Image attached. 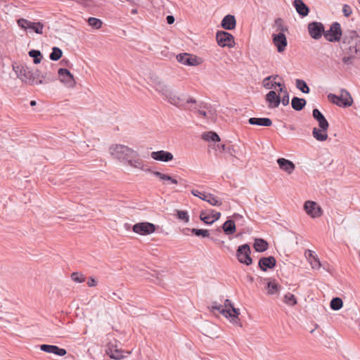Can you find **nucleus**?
Here are the masks:
<instances>
[{
	"mask_svg": "<svg viewBox=\"0 0 360 360\" xmlns=\"http://www.w3.org/2000/svg\"><path fill=\"white\" fill-rule=\"evenodd\" d=\"M330 308L333 310H339L342 307L343 302L340 297H334L330 301Z\"/></svg>",
	"mask_w": 360,
	"mask_h": 360,
	"instance_id": "nucleus-39",
	"label": "nucleus"
},
{
	"mask_svg": "<svg viewBox=\"0 0 360 360\" xmlns=\"http://www.w3.org/2000/svg\"><path fill=\"white\" fill-rule=\"evenodd\" d=\"M254 248L257 252H264L268 248V243L263 239L257 238L254 243Z\"/></svg>",
	"mask_w": 360,
	"mask_h": 360,
	"instance_id": "nucleus-35",
	"label": "nucleus"
},
{
	"mask_svg": "<svg viewBox=\"0 0 360 360\" xmlns=\"http://www.w3.org/2000/svg\"><path fill=\"white\" fill-rule=\"evenodd\" d=\"M248 122L252 125L269 127L272 124L271 119L267 117H251L248 120Z\"/></svg>",
	"mask_w": 360,
	"mask_h": 360,
	"instance_id": "nucleus-27",
	"label": "nucleus"
},
{
	"mask_svg": "<svg viewBox=\"0 0 360 360\" xmlns=\"http://www.w3.org/2000/svg\"><path fill=\"white\" fill-rule=\"evenodd\" d=\"M153 174L155 176L158 177L165 185L168 184H178V181L175 178L172 177V176H170L169 174L162 173V172H160L158 171L153 172Z\"/></svg>",
	"mask_w": 360,
	"mask_h": 360,
	"instance_id": "nucleus-26",
	"label": "nucleus"
},
{
	"mask_svg": "<svg viewBox=\"0 0 360 360\" xmlns=\"http://www.w3.org/2000/svg\"><path fill=\"white\" fill-rule=\"evenodd\" d=\"M131 13L133 14V15L137 14L138 13V10L136 8H133L131 11Z\"/></svg>",
	"mask_w": 360,
	"mask_h": 360,
	"instance_id": "nucleus-58",
	"label": "nucleus"
},
{
	"mask_svg": "<svg viewBox=\"0 0 360 360\" xmlns=\"http://www.w3.org/2000/svg\"><path fill=\"white\" fill-rule=\"evenodd\" d=\"M276 260L274 257H263L259 259V266L262 270H266V269H271L274 267Z\"/></svg>",
	"mask_w": 360,
	"mask_h": 360,
	"instance_id": "nucleus-28",
	"label": "nucleus"
},
{
	"mask_svg": "<svg viewBox=\"0 0 360 360\" xmlns=\"http://www.w3.org/2000/svg\"><path fill=\"white\" fill-rule=\"evenodd\" d=\"M17 77L23 82L30 85L48 84L55 80V77L51 71L41 72L38 69L31 70L23 65L13 66Z\"/></svg>",
	"mask_w": 360,
	"mask_h": 360,
	"instance_id": "nucleus-2",
	"label": "nucleus"
},
{
	"mask_svg": "<svg viewBox=\"0 0 360 360\" xmlns=\"http://www.w3.org/2000/svg\"><path fill=\"white\" fill-rule=\"evenodd\" d=\"M294 6L297 12L302 16H306L308 15L309 8L302 0H295Z\"/></svg>",
	"mask_w": 360,
	"mask_h": 360,
	"instance_id": "nucleus-31",
	"label": "nucleus"
},
{
	"mask_svg": "<svg viewBox=\"0 0 360 360\" xmlns=\"http://www.w3.org/2000/svg\"><path fill=\"white\" fill-rule=\"evenodd\" d=\"M152 86L165 101L170 104L177 107L184 105L186 101L185 96L178 95V93L169 86L164 81L155 79L153 81Z\"/></svg>",
	"mask_w": 360,
	"mask_h": 360,
	"instance_id": "nucleus-3",
	"label": "nucleus"
},
{
	"mask_svg": "<svg viewBox=\"0 0 360 360\" xmlns=\"http://www.w3.org/2000/svg\"><path fill=\"white\" fill-rule=\"evenodd\" d=\"M342 35V30L340 27V25L338 22H333L330 29L325 31L324 30V37L325 39L330 42H336L339 41Z\"/></svg>",
	"mask_w": 360,
	"mask_h": 360,
	"instance_id": "nucleus-11",
	"label": "nucleus"
},
{
	"mask_svg": "<svg viewBox=\"0 0 360 360\" xmlns=\"http://www.w3.org/2000/svg\"><path fill=\"white\" fill-rule=\"evenodd\" d=\"M179 63L187 66H198L203 63L202 58L188 53H182L176 56Z\"/></svg>",
	"mask_w": 360,
	"mask_h": 360,
	"instance_id": "nucleus-8",
	"label": "nucleus"
},
{
	"mask_svg": "<svg viewBox=\"0 0 360 360\" xmlns=\"http://www.w3.org/2000/svg\"><path fill=\"white\" fill-rule=\"evenodd\" d=\"M223 230L227 235L233 234L236 231V225L233 221L227 220L223 224Z\"/></svg>",
	"mask_w": 360,
	"mask_h": 360,
	"instance_id": "nucleus-36",
	"label": "nucleus"
},
{
	"mask_svg": "<svg viewBox=\"0 0 360 360\" xmlns=\"http://www.w3.org/2000/svg\"><path fill=\"white\" fill-rule=\"evenodd\" d=\"M71 278L76 283H80L85 281V276L80 271H73Z\"/></svg>",
	"mask_w": 360,
	"mask_h": 360,
	"instance_id": "nucleus-45",
	"label": "nucleus"
},
{
	"mask_svg": "<svg viewBox=\"0 0 360 360\" xmlns=\"http://www.w3.org/2000/svg\"><path fill=\"white\" fill-rule=\"evenodd\" d=\"M30 105H36V101H32L30 102Z\"/></svg>",
	"mask_w": 360,
	"mask_h": 360,
	"instance_id": "nucleus-60",
	"label": "nucleus"
},
{
	"mask_svg": "<svg viewBox=\"0 0 360 360\" xmlns=\"http://www.w3.org/2000/svg\"><path fill=\"white\" fill-rule=\"evenodd\" d=\"M278 91L281 94H283L282 98L281 97V102L283 103V105H287L289 103V94L288 93L287 89L283 86V87H281L278 90Z\"/></svg>",
	"mask_w": 360,
	"mask_h": 360,
	"instance_id": "nucleus-41",
	"label": "nucleus"
},
{
	"mask_svg": "<svg viewBox=\"0 0 360 360\" xmlns=\"http://www.w3.org/2000/svg\"><path fill=\"white\" fill-rule=\"evenodd\" d=\"M150 157L155 160L164 162H169L174 158L172 153L165 150L153 151L150 153Z\"/></svg>",
	"mask_w": 360,
	"mask_h": 360,
	"instance_id": "nucleus-20",
	"label": "nucleus"
},
{
	"mask_svg": "<svg viewBox=\"0 0 360 360\" xmlns=\"http://www.w3.org/2000/svg\"><path fill=\"white\" fill-rule=\"evenodd\" d=\"M191 193L195 196V197H198L200 199L202 200H203V198L204 196H206V194L207 193H201L198 190H196V189H193L191 191Z\"/></svg>",
	"mask_w": 360,
	"mask_h": 360,
	"instance_id": "nucleus-50",
	"label": "nucleus"
},
{
	"mask_svg": "<svg viewBox=\"0 0 360 360\" xmlns=\"http://www.w3.org/2000/svg\"><path fill=\"white\" fill-rule=\"evenodd\" d=\"M221 25L224 30H234L236 26V20L235 16L231 14L225 15L221 20Z\"/></svg>",
	"mask_w": 360,
	"mask_h": 360,
	"instance_id": "nucleus-23",
	"label": "nucleus"
},
{
	"mask_svg": "<svg viewBox=\"0 0 360 360\" xmlns=\"http://www.w3.org/2000/svg\"><path fill=\"white\" fill-rule=\"evenodd\" d=\"M276 77H277V75H276L275 77L274 76H269V77H267L266 78H264L262 81V85L266 89H276V86H278L279 89L281 87H283V85H282L281 83L279 82H274V81H271V79L272 78L274 79H276Z\"/></svg>",
	"mask_w": 360,
	"mask_h": 360,
	"instance_id": "nucleus-30",
	"label": "nucleus"
},
{
	"mask_svg": "<svg viewBox=\"0 0 360 360\" xmlns=\"http://www.w3.org/2000/svg\"><path fill=\"white\" fill-rule=\"evenodd\" d=\"M63 55V52L58 47H53L52 49V52L51 53L49 58L51 60L56 61L59 60Z\"/></svg>",
	"mask_w": 360,
	"mask_h": 360,
	"instance_id": "nucleus-40",
	"label": "nucleus"
},
{
	"mask_svg": "<svg viewBox=\"0 0 360 360\" xmlns=\"http://www.w3.org/2000/svg\"><path fill=\"white\" fill-rule=\"evenodd\" d=\"M17 24L23 30L34 32L38 34L44 33V25L40 22H32L25 18H20L17 20Z\"/></svg>",
	"mask_w": 360,
	"mask_h": 360,
	"instance_id": "nucleus-6",
	"label": "nucleus"
},
{
	"mask_svg": "<svg viewBox=\"0 0 360 360\" xmlns=\"http://www.w3.org/2000/svg\"><path fill=\"white\" fill-rule=\"evenodd\" d=\"M328 128L329 127H323V128L314 127L312 131L313 137L319 141L327 140Z\"/></svg>",
	"mask_w": 360,
	"mask_h": 360,
	"instance_id": "nucleus-24",
	"label": "nucleus"
},
{
	"mask_svg": "<svg viewBox=\"0 0 360 360\" xmlns=\"http://www.w3.org/2000/svg\"><path fill=\"white\" fill-rule=\"evenodd\" d=\"M308 260L311 264V268L314 269H319L321 267L326 269V266L321 264L319 259L316 257L315 253L312 251H309Z\"/></svg>",
	"mask_w": 360,
	"mask_h": 360,
	"instance_id": "nucleus-32",
	"label": "nucleus"
},
{
	"mask_svg": "<svg viewBox=\"0 0 360 360\" xmlns=\"http://www.w3.org/2000/svg\"><path fill=\"white\" fill-rule=\"evenodd\" d=\"M328 98L332 103L339 106H351L353 102L352 96L349 92L345 89L341 91L340 96H336L333 94H330L328 96Z\"/></svg>",
	"mask_w": 360,
	"mask_h": 360,
	"instance_id": "nucleus-7",
	"label": "nucleus"
},
{
	"mask_svg": "<svg viewBox=\"0 0 360 360\" xmlns=\"http://www.w3.org/2000/svg\"><path fill=\"white\" fill-rule=\"evenodd\" d=\"M29 56L34 58V63L39 64L41 60V53L37 50H31L28 53Z\"/></svg>",
	"mask_w": 360,
	"mask_h": 360,
	"instance_id": "nucleus-42",
	"label": "nucleus"
},
{
	"mask_svg": "<svg viewBox=\"0 0 360 360\" xmlns=\"http://www.w3.org/2000/svg\"><path fill=\"white\" fill-rule=\"evenodd\" d=\"M261 283L264 285V290L268 296H278L282 286L279 282L272 278H263L260 280Z\"/></svg>",
	"mask_w": 360,
	"mask_h": 360,
	"instance_id": "nucleus-5",
	"label": "nucleus"
},
{
	"mask_svg": "<svg viewBox=\"0 0 360 360\" xmlns=\"http://www.w3.org/2000/svg\"><path fill=\"white\" fill-rule=\"evenodd\" d=\"M324 30L323 25L319 22H312L308 25L309 34L316 40L319 39L324 34Z\"/></svg>",
	"mask_w": 360,
	"mask_h": 360,
	"instance_id": "nucleus-16",
	"label": "nucleus"
},
{
	"mask_svg": "<svg viewBox=\"0 0 360 360\" xmlns=\"http://www.w3.org/2000/svg\"><path fill=\"white\" fill-rule=\"evenodd\" d=\"M341 49L350 57L360 56V34L349 31L343 37Z\"/></svg>",
	"mask_w": 360,
	"mask_h": 360,
	"instance_id": "nucleus-4",
	"label": "nucleus"
},
{
	"mask_svg": "<svg viewBox=\"0 0 360 360\" xmlns=\"http://www.w3.org/2000/svg\"><path fill=\"white\" fill-rule=\"evenodd\" d=\"M281 22H282V20L281 19H277L276 21H275V23L276 25H281Z\"/></svg>",
	"mask_w": 360,
	"mask_h": 360,
	"instance_id": "nucleus-59",
	"label": "nucleus"
},
{
	"mask_svg": "<svg viewBox=\"0 0 360 360\" xmlns=\"http://www.w3.org/2000/svg\"><path fill=\"white\" fill-rule=\"evenodd\" d=\"M212 309L219 311L226 318H229L233 323H237L239 320L238 315L240 313L238 309L233 308L231 312L230 309H224L223 305L217 303H214L212 305Z\"/></svg>",
	"mask_w": 360,
	"mask_h": 360,
	"instance_id": "nucleus-10",
	"label": "nucleus"
},
{
	"mask_svg": "<svg viewBox=\"0 0 360 360\" xmlns=\"http://www.w3.org/2000/svg\"><path fill=\"white\" fill-rule=\"evenodd\" d=\"M216 40L217 44L221 47L232 48L235 45L233 36L225 31H218L216 34Z\"/></svg>",
	"mask_w": 360,
	"mask_h": 360,
	"instance_id": "nucleus-14",
	"label": "nucleus"
},
{
	"mask_svg": "<svg viewBox=\"0 0 360 360\" xmlns=\"http://www.w3.org/2000/svg\"><path fill=\"white\" fill-rule=\"evenodd\" d=\"M279 169L288 174H291L295 169V165L290 160L284 158H280L276 160Z\"/></svg>",
	"mask_w": 360,
	"mask_h": 360,
	"instance_id": "nucleus-19",
	"label": "nucleus"
},
{
	"mask_svg": "<svg viewBox=\"0 0 360 360\" xmlns=\"http://www.w3.org/2000/svg\"><path fill=\"white\" fill-rule=\"evenodd\" d=\"M266 101L268 103L269 108H277L281 103V96L278 95L276 91H270L266 95Z\"/></svg>",
	"mask_w": 360,
	"mask_h": 360,
	"instance_id": "nucleus-22",
	"label": "nucleus"
},
{
	"mask_svg": "<svg viewBox=\"0 0 360 360\" xmlns=\"http://www.w3.org/2000/svg\"><path fill=\"white\" fill-rule=\"evenodd\" d=\"M133 231L141 236H148L156 231L155 224L150 222H139L135 224L132 227Z\"/></svg>",
	"mask_w": 360,
	"mask_h": 360,
	"instance_id": "nucleus-12",
	"label": "nucleus"
},
{
	"mask_svg": "<svg viewBox=\"0 0 360 360\" xmlns=\"http://www.w3.org/2000/svg\"><path fill=\"white\" fill-rule=\"evenodd\" d=\"M55 345H41L40 349L43 352L51 354Z\"/></svg>",
	"mask_w": 360,
	"mask_h": 360,
	"instance_id": "nucleus-49",
	"label": "nucleus"
},
{
	"mask_svg": "<svg viewBox=\"0 0 360 360\" xmlns=\"http://www.w3.org/2000/svg\"><path fill=\"white\" fill-rule=\"evenodd\" d=\"M178 95H183L184 96H185L186 101H185L184 105L186 103H196V101L193 98H192L188 95H186L184 94H179V93H178Z\"/></svg>",
	"mask_w": 360,
	"mask_h": 360,
	"instance_id": "nucleus-52",
	"label": "nucleus"
},
{
	"mask_svg": "<svg viewBox=\"0 0 360 360\" xmlns=\"http://www.w3.org/2000/svg\"><path fill=\"white\" fill-rule=\"evenodd\" d=\"M88 23L91 27L96 29L101 28L103 24L102 21L100 19L93 17H91L88 19Z\"/></svg>",
	"mask_w": 360,
	"mask_h": 360,
	"instance_id": "nucleus-44",
	"label": "nucleus"
},
{
	"mask_svg": "<svg viewBox=\"0 0 360 360\" xmlns=\"http://www.w3.org/2000/svg\"><path fill=\"white\" fill-rule=\"evenodd\" d=\"M303 209L311 218H319L323 214L321 207L314 201L307 200L304 203Z\"/></svg>",
	"mask_w": 360,
	"mask_h": 360,
	"instance_id": "nucleus-13",
	"label": "nucleus"
},
{
	"mask_svg": "<svg viewBox=\"0 0 360 360\" xmlns=\"http://www.w3.org/2000/svg\"><path fill=\"white\" fill-rule=\"evenodd\" d=\"M284 302L289 306H294L297 304V299L294 295L291 293H287L284 296Z\"/></svg>",
	"mask_w": 360,
	"mask_h": 360,
	"instance_id": "nucleus-43",
	"label": "nucleus"
},
{
	"mask_svg": "<svg viewBox=\"0 0 360 360\" xmlns=\"http://www.w3.org/2000/svg\"><path fill=\"white\" fill-rule=\"evenodd\" d=\"M203 140L207 141H219L220 138L218 134L213 131H209L202 135Z\"/></svg>",
	"mask_w": 360,
	"mask_h": 360,
	"instance_id": "nucleus-37",
	"label": "nucleus"
},
{
	"mask_svg": "<svg viewBox=\"0 0 360 360\" xmlns=\"http://www.w3.org/2000/svg\"><path fill=\"white\" fill-rule=\"evenodd\" d=\"M312 115L313 117L318 122L319 127L323 128V127H329L328 121L318 109L313 110Z\"/></svg>",
	"mask_w": 360,
	"mask_h": 360,
	"instance_id": "nucleus-29",
	"label": "nucleus"
},
{
	"mask_svg": "<svg viewBox=\"0 0 360 360\" xmlns=\"http://www.w3.org/2000/svg\"><path fill=\"white\" fill-rule=\"evenodd\" d=\"M176 216L178 219L184 221L185 223L188 222L189 216L187 212L184 210H176Z\"/></svg>",
	"mask_w": 360,
	"mask_h": 360,
	"instance_id": "nucleus-46",
	"label": "nucleus"
},
{
	"mask_svg": "<svg viewBox=\"0 0 360 360\" xmlns=\"http://www.w3.org/2000/svg\"><path fill=\"white\" fill-rule=\"evenodd\" d=\"M221 217V213L214 210H211L207 214L205 212H202L200 215V219L207 224H212L215 221L218 220Z\"/></svg>",
	"mask_w": 360,
	"mask_h": 360,
	"instance_id": "nucleus-21",
	"label": "nucleus"
},
{
	"mask_svg": "<svg viewBox=\"0 0 360 360\" xmlns=\"http://www.w3.org/2000/svg\"><path fill=\"white\" fill-rule=\"evenodd\" d=\"M351 58L345 56L342 58V62L345 64H349L350 63Z\"/></svg>",
	"mask_w": 360,
	"mask_h": 360,
	"instance_id": "nucleus-57",
	"label": "nucleus"
},
{
	"mask_svg": "<svg viewBox=\"0 0 360 360\" xmlns=\"http://www.w3.org/2000/svg\"><path fill=\"white\" fill-rule=\"evenodd\" d=\"M248 278L250 279V281H252V278L250 276H248Z\"/></svg>",
	"mask_w": 360,
	"mask_h": 360,
	"instance_id": "nucleus-62",
	"label": "nucleus"
},
{
	"mask_svg": "<svg viewBox=\"0 0 360 360\" xmlns=\"http://www.w3.org/2000/svg\"><path fill=\"white\" fill-rule=\"evenodd\" d=\"M112 159L122 163L124 166L134 171L148 172L144 160L139 153L133 148L123 144L114 143L108 148Z\"/></svg>",
	"mask_w": 360,
	"mask_h": 360,
	"instance_id": "nucleus-1",
	"label": "nucleus"
},
{
	"mask_svg": "<svg viewBox=\"0 0 360 360\" xmlns=\"http://www.w3.org/2000/svg\"><path fill=\"white\" fill-rule=\"evenodd\" d=\"M296 87L300 90L302 93L308 94L309 93V88L307 86V83L302 80L297 79H296Z\"/></svg>",
	"mask_w": 360,
	"mask_h": 360,
	"instance_id": "nucleus-38",
	"label": "nucleus"
},
{
	"mask_svg": "<svg viewBox=\"0 0 360 360\" xmlns=\"http://www.w3.org/2000/svg\"><path fill=\"white\" fill-rule=\"evenodd\" d=\"M342 12L346 17H348L352 14V11L349 6L345 4L342 7Z\"/></svg>",
	"mask_w": 360,
	"mask_h": 360,
	"instance_id": "nucleus-51",
	"label": "nucleus"
},
{
	"mask_svg": "<svg viewBox=\"0 0 360 360\" xmlns=\"http://www.w3.org/2000/svg\"><path fill=\"white\" fill-rule=\"evenodd\" d=\"M203 200L212 206L219 207L222 205V201L219 197L209 193L206 194V196H204Z\"/></svg>",
	"mask_w": 360,
	"mask_h": 360,
	"instance_id": "nucleus-33",
	"label": "nucleus"
},
{
	"mask_svg": "<svg viewBox=\"0 0 360 360\" xmlns=\"http://www.w3.org/2000/svg\"><path fill=\"white\" fill-rule=\"evenodd\" d=\"M58 80L67 88L73 89L76 86V81L73 75L65 68H59L58 70Z\"/></svg>",
	"mask_w": 360,
	"mask_h": 360,
	"instance_id": "nucleus-9",
	"label": "nucleus"
},
{
	"mask_svg": "<svg viewBox=\"0 0 360 360\" xmlns=\"http://www.w3.org/2000/svg\"><path fill=\"white\" fill-rule=\"evenodd\" d=\"M154 273H155L154 275H150L153 278H150L148 276L146 277V278L151 280L152 281H153L155 283H159L160 281L159 279L158 274H157V271H154Z\"/></svg>",
	"mask_w": 360,
	"mask_h": 360,
	"instance_id": "nucleus-53",
	"label": "nucleus"
},
{
	"mask_svg": "<svg viewBox=\"0 0 360 360\" xmlns=\"http://www.w3.org/2000/svg\"><path fill=\"white\" fill-rule=\"evenodd\" d=\"M166 19L169 25L173 24L175 20L174 16L172 15H167Z\"/></svg>",
	"mask_w": 360,
	"mask_h": 360,
	"instance_id": "nucleus-56",
	"label": "nucleus"
},
{
	"mask_svg": "<svg viewBox=\"0 0 360 360\" xmlns=\"http://www.w3.org/2000/svg\"><path fill=\"white\" fill-rule=\"evenodd\" d=\"M192 233L197 236H202L203 238L208 237L210 235L209 231L206 229H193Z\"/></svg>",
	"mask_w": 360,
	"mask_h": 360,
	"instance_id": "nucleus-47",
	"label": "nucleus"
},
{
	"mask_svg": "<svg viewBox=\"0 0 360 360\" xmlns=\"http://www.w3.org/2000/svg\"><path fill=\"white\" fill-rule=\"evenodd\" d=\"M124 351L118 347L116 342H109L107 345L106 354L111 358L115 360H120L124 358Z\"/></svg>",
	"mask_w": 360,
	"mask_h": 360,
	"instance_id": "nucleus-17",
	"label": "nucleus"
},
{
	"mask_svg": "<svg viewBox=\"0 0 360 360\" xmlns=\"http://www.w3.org/2000/svg\"><path fill=\"white\" fill-rule=\"evenodd\" d=\"M221 148H222L223 150H225V145H222Z\"/></svg>",
	"mask_w": 360,
	"mask_h": 360,
	"instance_id": "nucleus-61",
	"label": "nucleus"
},
{
	"mask_svg": "<svg viewBox=\"0 0 360 360\" xmlns=\"http://www.w3.org/2000/svg\"><path fill=\"white\" fill-rule=\"evenodd\" d=\"M224 309H230L231 311L232 312V309L235 308L233 305L232 304L231 302L226 299L224 302V305H223Z\"/></svg>",
	"mask_w": 360,
	"mask_h": 360,
	"instance_id": "nucleus-54",
	"label": "nucleus"
},
{
	"mask_svg": "<svg viewBox=\"0 0 360 360\" xmlns=\"http://www.w3.org/2000/svg\"><path fill=\"white\" fill-rule=\"evenodd\" d=\"M87 284L89 287H93L96 285V281L94 278H90L87 282Z\"/></svg>",
	"mask_w": 360,
	"mask_h": 360,
	"instance_id": "nucleus-55",
	"label": "nucleus"
},
{
	"mask_svg": "<svg viewBox=\"0 0 360 360\" xmlns=\"http://www.w3.org/2000/svg\"><path fill=\"white\" fill-rule=\"evenodd\" d=\"M51 354H54L59 356H63L67 354V351L63 348H60L58 346L55 345Z\"/></svg>",
	"mask_w": 360,
	"mask_h": 360,
	"instance_id": "nucleus-48",
	"label": "nucleus"
},
{
	"mask_svg": "<svg viewBox=\"0 0 360 360\" xmlns=\"http://www.w3.org/2000/svg\"><path fill=\"white\" fill-rule=\"evenodd\" d=\"M251 250L248 244H244L238 247L236 252L237 258L240 263L249 265L252 260L250 257Z\"/></svg>",
	"mask_w": 360,
	"mask_h": 360,
	"instance_id": "nucleus-15",
	"label": "nucleus"
},
{
	"mask_svg": "<svg viewBox=\"0 0 360 360\" xmlns=\"http://www.w3.org/2000/svg\"><path fill=\"white\" fill-rule=\"evenodd\" d=\"M307 102L304 98L294 97L292 99L291 105L294 110L300 111L305 106Z\"/></svg>",
	"mask_w": 360,
	"mask_h": 360,
	"instance_id": "nucleus-34",
	"label": "nucleus"
},
{
	"mask_svg": "<svg viewBox=\"0 0 360 360\" xmlns=\"http://www.w3.org/2000/svg\"><path fill=\"white\" fill-rule=\"evenodd\" d=\"M199 115L212 121H214L216 119V110L210 105H206L204 109H200L198 110Z\"/></svg>",
	"mask_w": 360,
	"mask_h": 360,
	"instance_id": "nucleus-25",
	"label": "nucleus"
},
{
	"mask_svg": "<svg viewBox=\"0 0 360 360\" xmlns=\"http://www.w3.org/2000/svg\"><path fill=\"white\" fill-rule=\"evenodd\" d=\"M273 43L279 53L283 52L287 46V39L285 35L282 32L278 34H274Z\"/></svg>",
	"mask_w": 360,
	"mask_h": 360,
	"instance_id": "nucleus-18",
	"label": "nucleus"
}]
</instances>
